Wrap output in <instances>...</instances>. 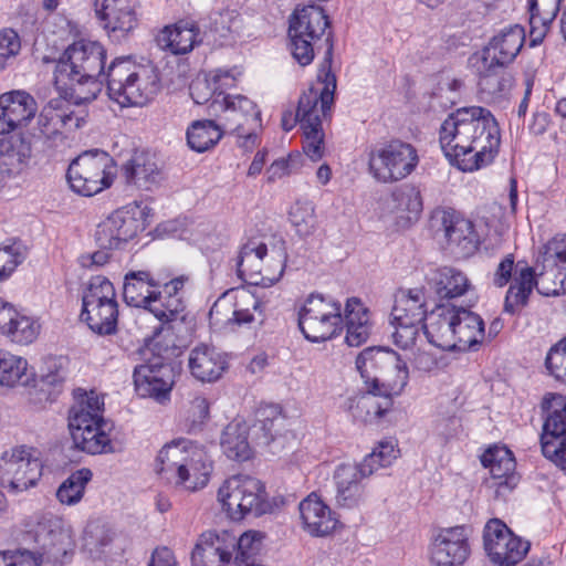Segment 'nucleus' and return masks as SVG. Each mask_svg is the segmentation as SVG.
Listing matches in <instances>:
<instances>
[{
    "label": "nucleus",
    "instance_id": "17",
    "mask_svg": "<svg viewBox=\"0 0 566 566\" xmlns=\"http://www.w3.org/2000/svg\"><path fill=\"white\" fill-rule=\"evenodd\" d=\"M133 378L138 396L153 398L160 403L169 400L175 385V370L170 363L169 349L158 352L145 364L136 366Z\"/></svg>",
    "mask_w": 566,
    "mask_h": 566
},
{
    "label": "nucleus",
    "instance_id": "32",
    "mask_svg": "<svg viewBox=\"0 0 566 566\" xmlns=\"http://www.w3.org/2000/svg\"><path fill=\"white\" fill-rule=\"evenodd\" d=\"M72 440L75 447L90 454L112 453L114 448L109 438L112 424L107 421L85 423L78 418L75 424H69Z\"/></svg>",
    "mask_w": 566,
    "mask_h": 566
},
{
    "label": "nucleus",
    "instance_id": "26",
    "mask_svg": "<svg viewBox=\"0 0 566 566\" xmlns=\"http://www.w3.org/2000/svg\"><path fill=\"white\" fill-rule=\"evenodd\" d=\"M138 0H95V11L108 36L127 38L138 25Z\"/></svg>",
    "mask_w": 566,
    "mask_h": 566
},
{
    "label": "nucleus",
    "instance_id": "3",
    "mask_svg": "<svg viewBox=\"0 0 566 566\" xmlns=\"http://www.w3.org/2000/svg\"><path fill=\"white\" fill-rule=\"evenodd\" d=\"M106 51L95 41L80 40L71 44L57 61L55 84L69 91L70 101L76 105L94 101L103 87Z\"/></svg>",
    "mask_w": 566,
    "mask_h": 566
},
{
    "label": "nucleus",
    "instance_id": "5",
    "mask_svg": "<svg viewBox=\"0 0 566 566\" xmlns=\"http://www.w3.org/2000/svg\"><path fill=\"white\" fill-rule=\"evenodd\" d=\"M211 469L206 450L184 438L166 443L156 458V472L166 483L191 492L207 485Z\"/></svg>",
    "mask_w": 566,
    "mask_h": 566
},
{
    "label": "nucleus",
    "instance_id": "43",
    "mask_svg": "<svg viewBox=\"0 0 566 566\" xmlns=\"http://www.w3.org/2000/svg\"><path fill=\"white\" fill-rule=\"evenodd\" d=\"M266 256V244L255 240L244 243L235 259L237 273L240 279L253 285H259L261 266Z\"/></svg>",
    "mask_w": 566,
    "mask_h": 566
},
{
    "label": "nucleus",
    "instance_id": "41",
    "mask_svg": "<svg viewBox=\"0 0 566 566\" xmlns=\"http://www.w3.org/2000/svg\"><path fill=\"white\" fill-rule=\"evenodd\" d=\"M444 237L450 243L462 247L463 250H472L475 248V233L473 223L463 218L453 209H443L437 212Z\"/></svg>",
    "mask_w": 566,
    "mask_h": 566
},
{
    "label": "nucleus",
    "instance_id": "39",
    "mask_svg": "<svg viewBox=\"0 0 566 566\" xmlns=\"http://www.w3.org/2000/svg\"><path fill=\"white\" fill-rule=\"evenodd\" d=\"M199 28L192 20H180L174 25L165 27L157 41L161 48L174 54H186L200 42Z\"/></svg>",
    "mask_w": 566,
    "mask_h": 566
},
{
    "label": "nucleus",
    "instance_id": "54",
    "mask_svg": "<svg viewBox=\"0 0 566 566\" xmlns=\"http://www.w3.org/2000/svg\"><path fill=\"white\" fill-rule=\"evenodd\" d=\"M27 247L17 239L0 243V283L8 281L27 259Z\"/></svg>",
    "mask_w": 566,
    "mask_h": 566
},
{
    "label": "nucleus",
    "instance_id": "18",
    "mask_svg": "<svg viewBox=\"0 0 566 566\" xmlns=\"http://www.w3.org/2000/svg\"><path fill=\"white\" fill-rule=\"evenodd\" d=\"M548 411L541 436L544 457L566 472V396L548 394L543 400Z\"/></svg>",
    "mask_w": 566,
    "mask_h": 566
},
{
    "label": "nucleus",
    "instance_id": "27",
    "mask_svg": "<svg viewBox=\"0 0 566 566\" xmlns=\"http://www.w3.org/2000/svg\"><path fill=\"white\" fill-rule=\"evenodd\" d=\"M470 547L464 527L442 530L432 543L431 560L436 566H461Z\"/></svg>",
    "mask_w": 566,
    "mask_h": 566
},
{
    "label": "nucleus",
    "instance_id": "51",
    "mask_svg": "<svg viewBox=\"0 0 566 566\" xmlns=\"http://www.w3.org/2000/svg\"><path fill=\"white\" fill-rule=\"evenodd\" d=\"M502 67L492 64V61H490L488 69L480 73L478 85L484 98L495 101L503 97L511 90L512 77Z\"/></svg>",
    "mask_w": 566,
    "mask_h": 566
},
{
    "label": "nucleus",
    "instance_id": "64",
    "mask_svg": "<svg viewBox=\"0 0 566 566\" xmlns=\"http://www.w3.org/2000/svg\"><path fill=\"white\" fill-rule=\"evenodd\" d=\"M566 357V336L553 345L545 358V366L547 370L557 377L560 376L559 368L562 367Z\"/></svg>",
    "mask_w": 566,
    "mask_h": 566
},
{
    "label": "nucleus",
    "instance_id": "35",
    "mask_svg": "<svg viewBox=\"0 0 566 566\" xmlns=\"http://www.w3.org/2000/svg\"><path fill=\"white\" fill-rule=\"evenodd\" d=\"M232 539H227L223 532L205 533L191 554L193 566H230L232 564L231 552L228 545H232Z\"/></svg>",
    "mask_w": 566,
    "mask_h": 566
},
{
    "label": "nucleus",
    "instance_id": "20",
    "mask_svg": "<svg viewBox=\"0 0 566 566\" xmlns=\"http://www.w3.org/2000/svg\"><path fill=\"white\" fill-rule=\"evenodd\" d=\"M145 229L144 211L139 206L117 209L103 220L96 230V241L102 249L124 248Z\"/></svg>",
    "mask_w": 566,
    "mask_h": 566
},
{
    "label": "nucleus",
    "instance_id": "53",
    "mask_svg": "<svg viewBox=\"0 0 566 566\" xmlns=\"http://www.w3.org/2000/svg\"><path fill=\"white\" fill-rule=\"evenodd\" d=\"M287 254L284 242L281 241L269 249L266 247V256L261 266L259 285L269 287L279 282L284 273Z\"/></svg>",
    "mask_w": 566,
    "mask_h": 566
},
{
    "label": "nucleus",
    "instance_id": "7",
    "mask_svg": "<svg viewBox=\"0 0 566 566\" xmlns=\"http://www.w3.org/2000/svg\"><path fill=\"white\" fill-rule=\"evenodd\" d=\"M398 453L392 441H381L361 462L338 464L333 474L337 503L344 507L357 506L365 496L364 480L377 473L379 469L390 467L398 458Z\"/></svg>",
    "mask_w": 566,
    "mask_h": 566
},
{
    "label": "nucleus",
    "instance_id": "25",
    "mask_svg": "<svg viewBox=\"0 0 566 566\" xmlns=\"http://www.w3.org/2000/svg\"><path fill=\"white\" fill-rule=\"evenodd\" d=\"M82 120V117L74 114L70 102L61 97L52 98L42 107L32 137L43 143L55 140L64 128H80Z\"/></svg>",
    "mask_w": 566,
    "mask_h": 566
},
{
    "label": "nucleus",
    "instance_id": "4",
    "mask_svg": "<svg viewBox=\"0 0 566 566\" xmlns=\"http://www.w3.org/2000/svg\"><path fill=\"white\" fill-rule=\"evenodd\" d=\"M190 276L182 274L160 284L147 271L125 275L123 296L125 302L151 313L161 323L181 317L186 310L185 290Z\"/></svg>",
    "mask_w": 566,
    "mask_h": 566
},
{
    "label": "nucleus",
    "instance_id": "63",
    "mask_svg": "<svg viewBox=\"0 0 566 566\" xmlns=\"http://www.w3.org/2000/svg\"><path fill=\"white\" fill-rule=\"evenodd\" d=\"M300 158V155H290L287 158L273 161L266 170L268 181L274 182L296 171Z\"/></svg>",
    "mask_w": 566,
    "mask_h": 566
},
{
    "label": "nucleus",
    "instance_id": "16",
    "mask_svg": "<svg viewBox=\"0 0 566 566\" xmlns=\"http://www.w3.org/2000/svg\"><path fill=\"white\" fill-rule=\"evenodd\" d=\"M255 314L262 316L261 301L248 289H230L213 303L209 322L218 329L244 326L255 321Z\"/></svg>",
    "mask_w": 566,
    "mask_h": 566
},
{
    "label": "nucleus",
    "instance_id": "55",
    "mask_svg": "<svg viewBox=\"0 0 566 566\" xmlns=\"http://www.w3.org/2000/svg\"><path fill=\"white\" fill-rule=\"evenodd\" d=\"M241 27V18L233 10L213 12L210 15L209 32L220 45L228 44Z\"/></svg>",
    "mask_w": 566,
    "mask_h": 566
},
{
    "label": "nucleus",
    "instance_id": "62",
    "mask_svg": "<svg viewBox=\"0 0 566 566\" xmlns=\"http://www.w3.org/2000/svg\"><path fill=\"white\" fill-rule=\"evenodd\" d=\"M542 260L549 265H557L566 271V234L555 235L542 250Z\"/></svg>",
    "mask_w": 566,
    "mask_h": 566
},
{
    "label": "nucleus",
    "instance_id": "22",
    "mask_svg": "<svg viewBox=\"0 0 566 566\" xmlns=\"http://www.w3.org/2000/svg\"><path fill=\"white\" fill-rule=\"evenodd\" d=\"M484 548L491 560L500 566H515L528 552V542L515 536L500 520L486 523L483 533Z\"/></svg>",
    "mask_w": 566,
    "mask_h": 566
},
{
    "label": "nucleus",
    "instance_id": "50",
    "mask_svg": "<svg viewBox=\"0 0 566 566\" xmlns=\"http://www.w3.org/2000/svg\"><path fill=\"white\" fill-rule=\"evenodd\" d=\"M118 304L113 283L105 276H92L82 294V310Z\"/></svg>",
    "mask_w": 566,
    "mask_h": 566
},
{
    "label": "nucleus",
    "instance_id": "13",
    "mask_svg": "<svg viewBox=\"0 0 566 566\" xmlns=\"http://www.w3.org/2000/svg\"><path fill=\"white\" fill-rule=\"evenodd\" d=\"M116 175L114 159L103 150H87L69 166L67 180L71 188L83 196H94L109 188Z\"/></svg>",
    "mask_w": 566,
    "mask_h": 566
},
{
    "label": "nucleus",
    "instance_id": "31",
    "mask_svg": "<svg viewBox=\"0 0 566 566\" xmlns=\"http://www.w3.org/2000/svg\"><path fill=\"white\" fill-rule=\"evenodd\" d=\"M457 306L453 304H440L428 316L423 325V334L427 340L443 350H454Z\"/></svg>",
    "mask_w": 566,
    "mask_h": 566
},
{
    "label": "nucleus",
    "instance_id": "36",
    "mask_svg": "<svg viewBox=\"0 0 566 566\" xmlns=\"http://www.w3.org/2000/svg\"><path fill=\"white\" fill-rule=\"evenodd\" d=\"M300 514L304 528L314 536L329 534L337 524L331 509L315 493L300 503Z\"/></svg>",
    "mask_w": 566,
    "mask_h": 566
},
{
    "label": "nucleus",
    "instance_id": "42",
    "mask_svg": "<svg viewBox=\"0 0 566 566\" xmlns=\"http://www.w3.org/2000/svg\"><path fill=\"white\" fill-rule=\"evenodd\" d=\"M562 0H528L531 44L537 45L545 38L555 20Z\"/></svg>",
    "mask_w": 566,
    "mask_h": 566
},
{
    "label": "nucleus",
    "instance_id": "38",
    "mask_svg": "<svg viewBox=\"0 0 566 566\" xmlns=\"http://www.w3.org/2000/svg\"><path fill=\"white\" fill-rule=\"evenodd\" d=\"M346 326V343L352 347L363 345L371 331L370 314L368 308L358 297H349L346 301L343 315V324Z\"/></svg>",
    "mask_w": 566,
    "mask_h": 566
},
{
    "label": "nucleus",
    "instance_id": "45",
    "mask_svg": "<svg viewBox=\"0 0 566 566\" xmlns=\"http://www.w3.org/2000/svg\"><path fill=\"white\" fill-rule=\"evenodd\" d=\"M75 403L72 406L69 416V424H75L78 418L85 420V423H97L104 421V398L95 390L85 391L76 389L74 391Z\"/></svg>",
    "mask_w": 566,
    "mask_h": 566
},
{
    "label": "nucleus",
    "instance_id": "24",
    "mask_svg": "<svg viewBox=\"0 0 566 566\" xmlns=\"http://www.w3.org/2000/svg\"><path fill=\"white\" fill-rule=\"evenodd\" d=\"M29 533L43 551L42 555L52 562L60 560L72 547L71 527L51 513L35 515Z\"/></svg>",
    "mask_w": 566,
    "mask_h": 566
},
{
    "label": "nucleus",
    "instance_id": "9",
    "mask_svg": "<svg viewBox=\"0 0 566 566\" xmlns=\"http://www.w3.org/2000/svg\"><path fill=\"white\" fill-rule=\"evenodd\" d=\"M534 287L544 296L566 294V271L557 265H549L544 260L542 265L537 264L534 269L524 266L517 272L506 293L505 311L513 314L524 306Z\"/></svg>",
    "mask_w": 566,
    "mask_h": 566
},
{
    "label": "nucleus",
    "instance_id": "15",
    "mask_svg": "<svg viewBox=\"0 0 566 566\" xmlns=\"http://www.w3.org/2000/svg\"><path fill=\"white\" fill-rule=\"evenodd\" d=\"M328 19L319 6L310 4L297 9L290 20L291 52L300 65L312 63L316 44L328 28Z\"/></svg>",
    "mask_w": 566,
    "mask_h": 566
},
{
    "label": "nucleus",
    "instance_id": "21",
    "mask_svg": "<svg viewBox=\"0 0 566 566\" xmlns=\"http://www.w3.org/2000/svg\"><path fill=\"white\" fill-rule=\"evenodd\" d=\"M41 475L42 463L31 448L17 447L0 458V481L15 493L34 486Z\"/></svg>",
    "mask_w": 566,
    "mask_h": 566
},
{
    "label": "nucleus",
    "instance_id": "61",
    "mask_svg": "<svg viewBox=\"0 0 566 566\" xmlns=\"http://www.w3.org/2000/svg\"><path fill=\"white\" fill-rule=\"evenodd\" d=\"M210 405L206 397L196 396L190 401L187 410L185 428L188 432L198 431L202 423L209 418Z\"/></svg>",
    "mask_w": 566,
    "mask_h": 566
},
{
    "label": "nucleus",
    "instance_id": "19",
    "mask_svg": "<svg viewBox=\"0 0 566 566\" xmlns=\"http://www.w3.org/2000/svg\"><path fill=\"white\" fill-rule=\"evenodd\" d=\"M224 132L235 133L238 137L256 138L252 130L259 126L261 113L256 104L243 95H226L214 98L210 104Z\"/></svg>",
    "mask_w": 566,
    "mask_h": 566
},
{
    "label": "nucleus",
    "instance_id": "10",
    "mask_svg": "<svg viewBox=\"0 0 566 566\" xmlns=\"http://www.w3.org/2000/svg\"><path fill=\"white\" fill-rule=\"evenodd\" d=\"M218 501L232 521H241L248 514L262 515L269 507L264 484L245 474L228 478L218 490Z\"/></svg>",
    "mask_w": 566,
    "mask_h": 566
},
{
    "label": "nucleus",
    "instance_id": "56",
    "mask_svg": "<svg viewBox=\"0 0 566 566\" xmlns=\"http://www.w3.org/2000/svg\"><path fill=\"white\" fill-rule=\"evenodd\" d=\"M93 473L90 469L83 468L73 472L57 489L56 497L62 504L74 505L78 503L87 483L92 480Z\"/></svg>",
    "mask_w": 566,
    "mask_h": 566
},
{
    "label": "nucleus",
    "instance_id": "14",
    "mask_svg": "<svg viewBox=\"0 0 566 566\" xmlns=\"http://www.w3.org/2000/svg\"><path fill=\"white\" fill-rule=\"evenodd\" d=\"M418 164L419 156L415 146L391 139L370 150L368 170L377 181L392 184L411 175Z\"/></svg>",
    "mask_w": 566,
    "mask_h": 566
},
{
    "label": "nucleus",
    "instance_id": "1",
    "mask_svg": "<svg viewBox=\"0 0 566 566\" xmlns=\"http://www.w3.org/2000/svg\"><path fill=\"white\" fill-rule=\"evenodd\" d=\"M356 368L367 390L347 398L345 409L354 421L377 422L391 410L394 396L406 387L408 367L394 350L368 347L357 356Z\"/></svg>",
    "mask_w": 566,
    "mask_h": 566
},
{
    "label": "nucleus",
    "instance_id": "37",
    "mask_svg": "<svg viewBox=\"0 0 566 566\" xmlns=\"http://www.w3.org/2000/svg\"><path fill=\"white\" fill-rule=\"evenodd\" d=\"M428 284L440 300H453L467 294L472 284L460 270L451 266L437 268L427 276Z\"/></svg>",
    "mask_w": 566,
    "mask_h": 566
},
{
    "label": "nucleus",
    "instance_id": "49",
    "mask_svg": "<svg viewBox=\"0 0 566 566\" xmlns=\"http://www.w3.org/2000/svg\"><path fill=\"white\" fill-rule=\"evenodd\" d=\"M223 128L210 119L196 120L187 129V143L197 153L213 147L222 137Z\"/></svg>",
    "mask_w": 566,
    "mask_h": 566
},
{
    "label": "nucleus",
    "instance_id": "30",
    "mask_svg": "<svg viewBox=\"0 0 566 566\" xmlns=\"http://www.w3.org/2000/svg\"><path fill=\"white\" fill-rule=\"evenodd\" d=\"M242 71L238 66L219 67L210 71L203 80L197 78L190 85V94L196 104L221 99L224 91L237 85Z\"/></svg>",
    "mask_w": 566,
    "mask_h": 566
},
{
    "label": "nucleus",
    "instance_id": "28",
    "mask_svg": "<svg viewBox=\"0 0 566 566\" xmlns=\"http://www.w3.org/2000/svg\"><path fill=\"white\" fill-rule=\"evenodd\" d=\"M39 322L18 311L13 304L0 297V334L19 345L33 343L40 334Z\"/></svg>",
    "mask_w": 566,
    "mask_h": 566
},
{
    "label": "nucleus",
    "instance_id": "11",
    "mask_svg": "<svg viewBox=\"0 0 566 566\" xmlns=\"http://www.w3.org/2000/svg\"><path fill=\"white\" fill-rule=\"evenodd\" d=\"M427 318L426 298L422 289H400L394 295L390 325L394 343L402 349H413Z\"/></svg>",
    "mask_w": 566,
    "mask_h": 566
},
{
    "label": "nucleus",
    "instance_id": "8",
    "mask_svg": "<svg viewBox=\"0 0 566 566\" xmlns=\"http://www.w3.org/2000/svg\"><path fill=\"white\" fill-rule=\"evenodd\" d=\"M102 77L109 98L122 107L146 104L158 87L154 69L136 64L129 57L114 60Z\"/></svg>",
    "mask_w": 566,
    "mask_h": 566
},
{
    "label": "nucleus",
    "instance_id": "23",
    "mask_svg": "<svg viewBox=\"0 0 566 566\" xmlns=\"http://www.w3.org/2000/svg\"><path fill=\"white\" fill-rule=\"evenodd\" d=\"M480 460L490 472L486 486L496 499H505L520 483L512 451L506 447L491 446L481 454Z\"/></svg>",
    "mask_w": 566,
    "mask_h": 566
},
{
    "label": "nucleus",
    "instance_id": "57",
    "mask_svg": "<svg viewBox=\"0 0 566 566\" xmlns=\"http://www.w3.org/2000/svg\"><path fill=\"white\" fill-rule=\"evenodd\" d=\"M289 219L300 237L311 235L316 227L315 207L308 200H297L292 205Z\"/></svg>",
    "mask_w": 566,
    "mask_h": 566
},
{
    "label": "nucleus",
    "instance_id": "34",
    "mask_svg": "<svg viewBox=\"0 0 566 566\" xmlns=\"http://www.w3.org/2000/svg\"><path fill=\"white\" fill-rule=\"evenodd\" d=\"M191 375L201 382H214L228 368L226 354L205 344L191 349L188 358Z\"/></svg>",
    "mask_w": 566,
    "mask_h": 566
},
{
    "label": "nucleus",
    "instance_id": "12",
    "mask_svg": "<svg viewBox=\"0 0 566 566\" xmlns=\"http://www.w3.org/2000/svg\"><path fill=\"white\" fill-rule=\"evenodd\" d=\"M298 326L312 343L332 339L343 329L340 302L328 295L312 293L298 311Z\"/></svg>",
    "mask_w": 566,
    "mask_h": 566
},
{
    "label": "nucleus",
    "instance_id": "2",
    "mask_svg": "<svg viewBox=\"0 0 566 566\" xmlns=\"http://www.w3.org/2000/svg\"><path fill=\"white\" fill-rule=\"evenodd\" d=\"M444 155L462 171H474L491 164L500 146V133L490 111L462 107L448 115L439 130Z\"/></svg>",
    "mask_w": 566,
    "mask_h": 566
},
{
    "label": "nucleus",
    "instance_id": "29",
    "mask_svg": "<svg viewBox=\"0 0 566 566\" xmlns=\"http://www.w3.org/2000/svg\"><path fill=\"white\" fill-rule=\"evenodd\" d=\"M36 113L35 99L24 91L0 95V134L24 126Z\"/></svg>",
    "mask_w": 566,
    "mask_h": 566
},
{
    "label": "nucleus",
    "instance_id": "40",
    "mask_svg": "<svg viewBox=\"0 0 566 566\" xmlns=\"http://www.w3.org/2000/svg\"><path fill=\"white\" fill-rule=\"evenodd\" d=\"M454 329V350L476 349L485 337L481 316L462 306H457Z\"/></svg>",
    "mask_w": 566,
    "mask_h": 566
},
{
    "label": "nucleus",
    "instance_id": "6",
    "mask_svg": "<svg viewBox=\"0 0 566 566\" xmlns=\"http://www.w3.org/2000/svg\"><path fill=\"white\" fill-rule=\"evenodd\" d=\"M318 74L317 85L304 92L298 101L297 116L303 130L302 148L312 160L318 161L325 154V134L322 127L323 119L331 115L336 91V76L325 67Z\"/></svg>",
    "mask_w": 566,
    "mask_h": 566
},
{
    "label": "nucleus",
    "instance_id": "60",
    "mask_svg": "<svg viewBox=\"0 0 566 566\" xmlns=\"http://www.w3.org/2000/svg\"><path fill=\"white\" fill-rule=\"evenodd\" d=\"M21 50L19 34L12 29L0 30V72L4 71Z\"/></svg>",
    "mask_w": 566,
    "mask_h": 566
},
{
    "label": "nucleus",
    "instance_id": "33",
    "mask_svg": "<svg viewBox=\"0 0 566 566\" xmlns=\"http://www.w3.org/2000/svg\"><path fill=\"white\" fill-rule=\"evenodd\" d=\"M525 41V31L518 25L503 28L489 42L484 50L483 61H492L496 66H505L513 62Z\"/></svg>",
    "mask_w": 566,
    "mask_h": 566
},
{
    "label": "nucleus",
    "instance_id": "47",
    "mask_svg": "<svg viewBox=\"0 0 566 566\" xmlns=\"http://www.w3.org/2000/svg\"><path fill=\"white\" fill-rule=\"evenodd\" d=\"M31 156V147L22 138L0 140V170L8 176L18 175Z\"/></svg>",
    "mask_w": 566,
    "mask_h": 566
},
{
    "label": "nucleus",
    "instance_id": "44",
    "mask_svg": "<svg viewBox=\"0 0 566 566\" xmlns=\"http://www.w3.org/2000/svg\"><path fill=\"white\" fill-rule=\"evenodd\" d=\"M220 444L226 457L231 460L247 461L252 455L244 422H230L222 432Z\"/></svg>",
    "mask_w": 566,
    "mask_h": 566
},
{
    "label": "nucleus",
    "instance_id": "58",
    "mask_svg": "<svg viewBox=\"0 0 566 566\" xmlns=\"http://www.w3.org/2000/svg\"><path fill=\"white\" fill-rule=\"evenodd\" d=\"M392 208L399 212H409L415 217L422 211V197L419 188L412 184H403L391 192Z\"/></svg>",
    "mask_w": 566,
    "mask_h": 566
},
{
    "label": "nucleus",
    "instance_id": "46",
    "mask_svg": "<svg viewBox=\"0 0 566 566\" xmlns=\"http://www.w3.org/2000/svg\"><path fill=\"white\" fill-rule=\"evenodd\" d=\"M125 179L140 189L148 190L159 179V170L153 158L146 154H136L123 167Z\"/></svg>",
    "mask_w": 566,
    "mask_h": 566
},
{
    "label": "nucleus",
    "instance_id": "48",
    "mask_svg": "<svg viewBox=\"0 0 566 566\" xmlns=\"http://www.w3.org/2000/svg\"><path fill=\"white\" fill-rule=\"evenodd\" d=\"M25 358L0 350V385L9 388L28 385L32 379Z\"/></svg>",
    "mask_w": 566,
    "mask_h": 566
},
{
    "label": "nucleus",
    "instance_id": "52",
    "mask_svg": "<svg viewBox=\"0 0 566 566\" xmlns=\"http://www.w3.org/2000/svg\"><path fill=\"white\" fill-rule=\"evenodd\" d=\"M80 317L94 333L112 335L117 328L118 304L82 310Z\"/></svg>",
    "mask_w": 566,
    "mask_h": 566
},
{
    "label": "nucleus",
    "instance_id": "59",
    "mask_svg": "<svg viewBox=\"0 0 566 566\" xmlns=\"http://www.w3.org/2000/svg\"><path fill=\"white\" fill-rule=\"evenodd\" d=\"M112 542L111 531L98 522H91L84 530L83 546L92 555L98 554Z\"/></svg>",
    "mask_w": 566,
    "mask_h": 566
}]
</instances>
